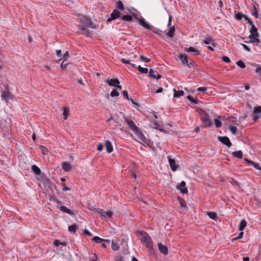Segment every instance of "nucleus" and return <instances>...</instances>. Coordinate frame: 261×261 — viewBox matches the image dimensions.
I'll list each match as a JSON object with an SVG mask.
<instances>
[{
    "label": "nucleus",
    "instance_id": "f257e3e1",
    "mask_svg": "<svg viewBox=\"0 0 261 261\" xmlns=\"http://www.w3.org/2000/svg\"><path fill=\"white\" fill-rule=\"evenodd\" d=\"M76 19L81 23L77 25V27L83 31L82 34L87 37L91 36V31L87 28L91 29L95 28L91 20L82 14H78Z\"/></svg>",
    "mask_w": 261,
    "mask_h": 261
},
{
    "label": "nucleus",
    "instance_id": "f03ea898",
    "mask_svg": "<svg viewBox=\"0 0 261 261\" xmlns=\"http://www.w3.org/2000/svg\"><path fill=\"white\" fill-rule=\"evenodd\" d=\"M141 238L140 240L141 242L144 244L146 246L149 248L151 246V239L149 236L145 232H141Z\"/></svg>",
    "mask_w": 261,
    "mask_h": 261
},
{
    "label": "nucleus",
    "instance_id": "7ed1b4c3",
    "mask_svg": "<svg viewBox=\"0 0 261 261\" xmlns=\"http://www.w3.org/2000/svg\"><path fill=\"white\" fill-rule=\"evenodd\" d=\"M1 97L2 99L6 103H8L9 99H12V95L7 87H6L5 89L2 90Z\"/></svg>",
    "mask_w": 261,
    "mask_h": 261
},
{
    "label": "nucleus",
    "instance_id": "20e7f679",
    "mask_svg": "<svg viewBox=\"0 0 261 261\" xmlns=\"http://www.w3.org/2000/svg\"><path fill=\"white\" fill-rule=\"evenodd\" d=\"M201 121L203 122L205 127H210L212 125V122L210 119V117L207 113H205L201 118Z\"/></svg>",
    "mask_w": 261,
    "mask_h": 261
},
{
    "label": "nucleus",
    "instance_id": "39448f33",
    "mask_svg": "<svg viewBox=\"0 0 261 261\" xmlns=\"http://www.w3.org/2000/svg\"><path fill=\"white\" fill-rule=\"evenodd\" d=\"M125 122L127 123L130 129L134 132H135L138 127L136 125L134 121L128 117H126L124 118Z\"/></svg>",
    "mask_w": 261,
    "mask_h": 261
},
{
    "label": "nucleus",
    "instance_id": "423d86ee",
    "mask_svg": "<svg viewBox=\"0 0 261 261\" xmlns=\"http://www.w3.org/2000/svg\"><path fill=\"white\" fill-rule=\"evenodd\" d=\"M134 16L137 19L138 21L139 22L140 25L144 27V28L150 30L151 29V25H149L145 20L144 18H138L136 15H134Z\"/></svg>",
    "mask_w": 261,
    "mask_h": 261
},
{
    "label": "nucleus",
    "instance_id": "0eeeda50",
    "mask_svg": "<svg viewBox=\"0 0 261 261\" xmlns=\"http://www.w3.org/2000/svg\"><path fill=\"white\" fill-rule=\"evenodd\" d=\"M149 76L152 79L159 80L161 78V75L159 74L158 71L153 69L150 68L149 71Z\"/></svg>",
    "mask_w": 261,
    "mask_h": 261
},
{
    "label": "nucleus",
    "instance_id": "6e6552de",
    "mask_svg": "<svg viewBox=\"0 0 261 261\" xmlns=\"http://www.w3.org/2000/svg\"><path fill=\"white\" fill-rule=\"evenodd\" d=\"M120 13L118 10L115 9L111 13L110 17L108 19V22H111L120 17Z\"/></svg>",
    "mask_w": 261,
    "mask_h": 261
},
{
    "label": "nucleus",
    "instance_id": "1a4fd4ad",
    "mask_svg": "<svg viewBox=\"0 0 261 261\" xmlns=\"http://www.w3.org/2000/svg\"><path fill=\"white\" fill-rule=\"evenodd\" d=\"M218 138L220 142L226 145L228 147H230L231 146V143L228 137L219 136Z\"/></svg>",
    "mask_w": 261,
    "mask_h": 261
},
{
    "label": "nucleus",
    "instance_id": "9d476101",
    "mask_svg": "<svg viewBox=\"0 0 261 261\" xmlns=\"http://www.w3.org/2000/svg\"><path fill=\"white\" fill-rule=\"evenodd\" d=\"M99 214H100V216L104 220H106L107 219H109L111 218L112 216V213L110 211H102L101 210H100L99 211Z\"/></svg>",
    "mask_w": 261,
    "mask_h": 261
},
{
    "label": "nucleus",
    "instance_id": "9b49d317",
    "mask_svg": "<svg viewBox=\"0 0 261 261\" xmlns=\"http://www.w3.org/2000/svg\"><path fill=\"white\" fill-rule=\"evenodd\" d=\"M250 35L249 36L250 39H253V37H258L259 35L258 33L257 29L254 25H252L250 30Z\"/></svg>",
    "mask_w": 261,
    "mask_h": 261
},
{
    "label": "nucleus",
    "instance_id": "f8f14e48",
    "mask_svg": "<svg viewBox=\"0 0 261 261\" xmlns=\"http://www.w3.org/2000/svg\"><path fill=\"white\" fill-rule=\"evenodd\" d=\"M260 113H261V107L258 106V107H255L254 109V110H253V120L254 121L257 120L259 118V116L258 115Z\"/></svg>",
    "mask_w": 261,
    "mask_h": 261
},
{
    "label": "nucleus",
    "instance_id": "ddd939ff",
    "mask_svg": "<svg viewBox=\"0 0 261 261\" xmlns=\"http://www.w3.org/2000/svg\"><path fill=\"white\" fill-rule=\"evenodd\" d=\"M177 188L182 194H186L188 193V189L186 187V182L184 181H182L179 185L177 186Z\"/></svg>",
    "mask_w": 261,
    "mask_h": 261
},
{
    "label": "nucleus",
    "instance_id": "4468645a",
    "mask_svg": "<svg viewBox=\"0 0 261 261\" xmlns=\"http://www.w3.org/2000/svg\"><path fill=\"white\" fill-rule=\"evenodd\" d=\"M134 133L138 137V138L144 143H147V140L144 135L140 131L139 128H137Z\"/></svg>",
    "mask_w": 261,
    "mask_h": 261
},
{
    "label": "nucleus",
    "instance_id": "2eb2a0df",
    "mask_svg": "<svg viewBox=\"0 0 261 261\" xmlns=\"http://www.w3.org/2000/svg\"><path fill=\"white\" fill-rule=\"evenodd\" d=\"M168 161L172 171H175L178 166L176 165L175 160L168 156Z\"/></svg>",
    "mask_w": 261,
    "mask_h": 261
},
{
    "label": "nucleus",
    "instance_id": "dca6fc26",
    "mask_svg": "<svg viewBox=\"0 0 261 261\" xmlns=\"http://www.w3.org/2000/svg\"><path fill=\"white\" fill-rule=\"evenodd\" d=\"M109 86L115 87L117 84H120V82L118 79H108L105 81Z\"/></svg>",
    "mask_w": 261,
    "mask_h": 261
},
{
    "label": "nucleus",
    "instance_id": "f3484780",
    "mask_svg": "<svg viewBox=\"0 0 261 261\" xmlns=\"http://www.w3.org/2000/svg\"><path fill=\"white\" fill-rule=\"evenodd\" d=\"M60 209L63 213H67L71 216L75 215V212L74 211L70 210L64 205L61 206Z\"/></svg>",
    "mask_w": 261,
    "mask_h": 261
},
{
    "label": "nucleus",
    "instance_id": "a211bd4d",
    "mask_svg": "<svg viewBox=\"0 0 261 261\" xmlns=\"http://www.w3.org/2000/svg\"><path fill=\"white\" fill-rule=\"evenodd\" d=\"M178 57L181 60L183 64L187 65L190 68L191 67L190 64H189L188 63V58L187 56L184 55L182 54H179L178 56Z\"/></svg>",
    "mask_w": 261,
    "mask_h": 261
},
{
    "label": "nucleus",
    "instance_id": "6ab92c4d",
    "mask_svg": "<svg viewBox=\"0 0 261 261\" xmlns=\"http://www.w3.org/2000/svg\"><path fill=\"white\" fill-rule=\"evenodd\" d=\"M158 248L160 251L163 253L164 255H167L168 253V248L163 245L162 243H158Z\"/></svg>",
    "mask_w": 261,
    "mask_h": 261
},
{
    "label": "nucleus",
    "instance_id": "aec40b11",
    "mask_svg": "<svg viewBox=\"0 0 261 261\" xmlns=\"http://www.w3.org/2000/svg\"><path fill=\"white\" fill-rule=\"evenodd\" d=\"M203 43L205 44H211L213 46H215L214 40L210 36L205 37Z\"/></svg>",
    "mask_w": 261,
    "mask_h": 261
},
{
    "label": "nucleus",
    "instance_id": "412c9836",
    "mask_svg": "<svg viewBox=\"0 0 261 261\" xmlns=\"http://www.w3.org/2000/svg\"><path fill=\"white\" fill-rule=\"evenodd\" d=\"M105 145H106V148L107 152L108 153L112 152L113 150V148L112 144V143L111 142V141L109 140H107L106 141Z\"/></svg>",
    "mask_w": 261,
    "mask_h": 261
},
{
    "label": "nucleus",
    "instance_id": "4be33fe9",
    "mask_svg": "<svg viewBox=\"0 0 261 261\" xmlns=\"http://www.w3.org/2000/svg\"><path fill=\"white\" fill-rule=\"evenodd\" d=\"M186 50L187 52L193 53L194 55H198L200 54V51L199 50L192 46L189 47L188 48H186Z\"/></svg>",
    "mask_w": 261,
    "mask_h": 261
},
{
    "label": "nucleus",
    "instance_id": "5701e85b",
    "mask_svg": "<svg viewBox=\"0 0 261 261\" xmlns=\"http://www.w3.org/2000/svg\"><path fill=\"white\" fill-rule=\"evenodd\" d=\"M174 91V97L179 98L184 94V92L182 90L176 91L175 89H173Z\"/></svg>",
    "mask_w": 261,
    "mask_h": 261
},
{
    "label": "nucleus",
    "instance_id": "b1692460",
    "mask_svg": "<svg viewBox=\"0 0 261 261\" xmlns=\"http://www.w3.org/2000/svg\"><path fill=\"white\" fill-rule=\"evenodd\" d=\"M62 168L65 171H69L71 169V165L68 162H64L62 164Z\"/></svg>",
    "mask_w": 261,
    "mask_h": 261
},
{
    "label": "nucleus",
    "instance_id": "393cba45",
    "mask_svg": "<svg viewBox=\"0 0 261 261\" xmlns=\"http://www.w3.org/2000/svg\"><path fill=\"white\" fill-rule=\"evenodd\" d=\"M247 225V222L245 219H243L241 221V222L239 225V230L243 231L244 229L245 228Z\"/></svg>",
    "mask_w": 261,
    "mask_h": 261
},
{
    "label": "nucleus",
    "instance_id": "a878e982",
    "mask_svg": "<svg viewBox=\"0 0 261 261\" xmlns=\"http://www.w3.org/2000/svg\"><path fill=\"white\" fill-rule=\"evenodd\" d=\"M111 247L113 250H118L119 248L118 243L116 241H112L111 243Z\"/></svg>",
    "mask_w": 261,
    "mask_h": 261
},
{
    "label": "nucleus",
    "instance_id": "bb28decb",
    "mask_svg": "<svg viewBox=\"0 0 261 261\" xmlns=\"http://www.w3.org/2000/svg\"><path fill=\"white\" fill-rule=\"evenodd\" d=\"M92 240L97 243H100L102 242H106L107 243H109L108 240H103L97 236L93 237Z\"/></svg>",
    "mask_w": 261,
    "mask_h": 261
},
{
    "label": "nucleus",
    "instance_id": "cd10ccee",
    "mask_svg": "<svg viewBox=\"0 0 261 261\" xmlns=\"http://www.w3.org/2000/svg\"><path fill=\"white\" fill-rule=\"evenodd\" d=\"M32 170L37 175H40L41 174V170L35 165H33L32 166Z\"/></svg>",
    "mask_w": 261,
    "mask_h": 261
},
{
    "label": "nucleus",
    "instance_id": "c85d7f7f",
    "mask_svg": "<svg viewBox=\"0 0 261 261\" xmlns=\"http://www.w3.org/2000/svg\"><path fill=\"white\" fill-rule=\"evenodd\" d=\"M77 228L78 227L77 225L75 224H73L68 227V230L72 233H75Z\"/></svg>",
    "mask_w": 261,
    "mask_h": 261
},
{
    "label": "nucleus",
    "instance_id": "c756f323",
    "mask_svg": "<svg viewBox=\"0 0 261 261\" xmlns=\"http://www.w3.org/2000/svg\"><path fill=\"white\" fill-rule=\"evenodd\" d=\"M175 28L174 27H170L168 32L167 33V35L169 37H173L174 35Z\"/></svg>",
    "mask_w": 261,
    "mask_h": 261
},
{
    "label": "nucleus",
    "instance_id": "7c9ffc66",
    "mask_svg": "<svg viewBox=\"0 0 261 261\" xmlns=\"http://www.w3.org/2000/svg\"><path fill=\"white\" fill-rule=\"evenodd\" d=\"M63 115L64 120H66L68 118V117L69 115V109L68 107L64 108Z\"/></svg>",
    "mask_w": 261,
    "mask_h": 261
},
{
    "label": "nucleus",
    "instance_id": "2f4dec72",
    "mask_svg": "<svg viewBox=\"0 0 261 261\" xmlns=\"http://www.w3.org/2000/svg\"><path fill=\"white\" fill-rule=\"evenodd\" d=\"M233 156L239 159H242L243 157V152L242 151H234L232 153Z\"/></svg>",
    "mask_w": 261,
    "mask_h": 261
},
{
    "label": "nucleus",
    "instance_id": "473e14b6",
    "mask_svg": "<svg viewBox=\"0 0 261 261\" xmlns=\"http://www.w3.org/2000/svg\"><path fill=\"white\" fill-rule=\"evenodd\" d=\"M207 215L213 220H216L217 219L218 216L216 213L210 212L207 213Z\"/></svg>",
    "mask_w": 261,
    "mask_h": 261
},
{
    "label": "nucleus",
    "instance_id": "72a5a7b5",
    "mask_svg": "<svg viewBox=\"0 0 261 261\" xmlns=\"http://www.w3.org/2000/svg\"><path fill=\"white\" fill-rule=\"evenodd\" d=\"M150 30H151L154 33L159 36H162V31L159 30V29L154 28L152 26L151 29Z\"/></svg>",
    "mask_w": 261,
    "mask_h": 261
},
{
    "label": "nucleus",
    "instance_id": "f704fd0d",
    "mask_svg": "<svg viewBox=\"0 0 261 261\" xmlns=\"http://www.w3.org/2000/svg\"><path fill=\"white\" fill-rule=\"evenodd\" d=\"M121 19L127 21H131L133 20V18L130 15H125L121 17Z\"/></svg>",
    "mask_w": 261,
    "mask_h": 261
},
{
    "label": "nucleus",
    "instance_id": "c9c22d12",
    "mask_svg": "<svg viewBox=\"0 0 261 261\" xmlns=\"http://www.w3.org/2000/svg\"><path fill=\"white\" fill-rule=\"evenodd\" d=\"M138 70L142 73H147L148 72V70L146 68H143L141 66L138 67Z\"/></svg>",
    "mask_w": 261,
    "mask_h": 261
},
{
    "label": "nucleus",
    "instance_id": "e433bc0d",
    "mask_svg": "<svg viewBox=\"0 0 261 261\" xmlns=\"http://www.w3.org/2000/svg\"><path fill=\"white\" fill-rule=\"evenodd\" d=\"M117 7L118 9L123 10L124 9V7L123 6V4L122 2L121 1H118L117 4Z\"/></svg>",
    "mask_w": 261,
    "mask_h": 261
},
{
    "label": "nucleus",
    "instance_id": "4c0bfd02",
    "mask_svg": "<svg viewBox=\"0 0 261 261\" xmlns=\"http://www.w3.org/2000/svg\"><path fill=\"white\" fill-rule=\"evenodd\" d=\"M140 59L142 61L146 63H148L151 61L150 59L145 57L142 55L140 56Z\"/></svg>",
    "mask_w": 261,
    "mask_h": 261
},
{
    "label": "nucleus",
    "instance_id": "58836bf2",
    "mask_svg": "<svg viewBox=\"0 0 261 261\" xmlns=\"http://www.w3.org/2000/svg\"><path fill=\"white\" fill-rule=\"evenodd\" d=\"M236 64L241 68H244L246 67L245 63L242 61H238Z\"/></svg>",
    "mask_w": 261,
    "mask_h": 261
},
{
    "label": "nucleus",
    "instance_id": "ea45409f",
    "mask_svg": "<svg viewBox=\"0 0 261 261\" xmlns=\"http://www.w3.org/2000/svg\"><path fill=\"white\" fill-rule=\"evenodd\" d=\"M229 129H230V130L231 133L233 135H236V133H237V128L236 126H229Z\"/></svg>",
    "mask_w": 261,
    "mask_h": 261
},
{
    "label": "nucleus",
    "instance_id": "a19ab883",
    "mask_svg": "<svg viewBox=\"0 0 261 261\" xmlns=\"http://www.w3.org/2000/svg\"><path fill=\"white\" fill-rule=\"evenodd\" d=\"M160 124L157 122H154L151 126L152 128H154L156 129H159L160 130L162 131V129L160 128Z\"/></svg>",
    "mask_w": 261,
    "mask_h": 261
},
{
    "label": "nucleus",
    "instance_id": "79ce46f5",
    "mask_svg": "<svg viewBox=\"0 0 261 261\" xmlns=\"http://www.w3.org/2000/svg\"><path fill=\"white\" fill-rule=\"evenodd\" d=\"M214 122H215L216 127L217 128L220 127L222 125L221 122L220 121V120H219L218 119H215L214 120Z\"/></svg>",
    "mask_w": 261,
    "mask_h": 261
},
{
    "label": "nucleus",
    "instance_id": "37998d69",
    "mask_svg": "<svg viewBox=\"0 0 261 261\" xmlns=\"http://www.w3.org/2000/svg\"><path fill=\"white\" fill-rule=\"evenodd\" d=\"M112 97L118 96L119 95V92L116 90H113L112 91L110 94Z\"/></svg>",
    "mask_w": 261,
    "mask_h": 261
},
{
    "label": "nucleus",
    "instance_id": "c03bdc74",
    "mask_svg": "<svg viewBox=\"0 0 261 261\" xmlns=\"http://www.w3.org/2000/svg\"><path fill=\"white\" fill-rule=\"evenodd\" d=\"M251 165L256 169L261 171V167L259 166V164L255 163L253 161Z\"/></svg>",
    "mask_w": 261,
    "mask_h": 261
},
{
    "label": "nucleus",
    "instance_id": "a18cd8bd",
    "mask_svg": "<svg viewBox=\"0 0 261 261\" xmlns=\"http://www.w3.org/2000/svg\"><path fill=\"white\" fill-rule=\"evenodd\" d=\"M207 90V88L205 87H199L197 89L198 92L204 93Z\"/></svg>",
    "mask_w": 261,
    "mask_h": 261
},
{
    "label": "nucleus",
    "instance_id": "49530a36",
    "mask_svg": "<svg viewBox=\"0 0 261 261\" xmlns=\"http://www.w3.org/2000/svg\"><path fill=\"white\" fill-rule=\"evenodd\" d=\"M244 14H242L241 13H238L236 15L235 17L237 20H241L243 17H244Z\"/></svg>",
    "mask_w": 261,
    "mask_h": 261
},
{
    "label": "nucleus",
    "instance_id": "de8ad7c7",
    "mask_svg": "<svg viewBox=\"0 0 261 261\" xmlns=\"http://www.w3.org/2000/svg\"><path fill=\"white\" fill-rule=\"evenodd\" d=\"M40 147L41 148V151L43 154H47L48 153V149L43 146L41 145Z\"/></svg>",
    "mask_w": 261,
    "mask_h": 261
},
{
    "label": "nucleus",
    "instance_id": "09e8293b",
    "mask_svg": "<svg viewBox=\"0 0 261 261\" xmlns=\"http://www.w3.org/2000/svg\"><path fill=\"white\" fill-rule=\"evenodd\" d=\"M187 98V99L188 100L191 101L192 103H195V104H197V100L193 99L191 96L188 95Z\"/></svg>",
    "mask_w": 261,
    "mask_h": 261
},
{
    "label": "nucleus",
    "instance_id": "8fccbe9b",
    "mask_svg": "<svg viewBox=\"0 0 261 261\" xmlns=\"http://www.w3.org/2000/svg\"><path fill=\"white\" fill-rule=\"evenodd\" d=\"M256 72L258 74L259 79L261 81V67H258L256 68Z\"/></svg>",
    "mask_w": 261,
    "mask_h": 261
},
{
    "label": "nucleus",
    "instance_id": "3c124183",
    "mask_svg": "<svg viewBox=\"0 0 261 261\" xmlns=\"http://www.w3.org/2000/svg\"><path fill=\"white\" fill-rule=\"evenodd\" d=\"M222 60L226 63H229L230 62V59L227 56H223L222 57Z\"/></svg>",
    "mask_w": 261,
    "mask_h": 261
},
{
    "label": "nucleus",
    "instance_id": "603ef678",
    "mask_svg": "<svg viewBox=\"0 0 261 261\" xmlns=\"http://www.w3.org/2000/svg\"><path fill=\"white\" fill-rule=\"evenodd\" d=\"M179 201L181 207H185V206H186L185 201L181 198H179Z\"/></svg>",
    "mask_w": 261,
    "mask_h": 261
},
{
    "label": "nucleus",
    "instance_id": "864d4df0",
    "mask_svg": "<svg viewBox=\"0 0 261 261\" xmlns=\"http://www.w3.org/2000/svg\"><path fill=\"white\" fill-rule=\"evenodd\" d=\"M240 45H242L243 46V47L244 48V49L245 50H246V51H250V49L249 47V46H248L247 45H246L244 44H242V43H241Z\"/></svg>",
    "mask_w": 261,
    "mask_h": 261
},
{
    "label": "nucleus",
    "instance_id": "5fc2aeb1",
    "mask_svg": "<svg viewBox=\"0 0 261 261\" xmlns=\"http://www.w3.org/2000/svg\"><path fill=\"white\" fill-rule=\"evenodd\" d=\"M258 37H255L253 38V43H256V44H258L260 43V40L258 38Z\"/></svg>",
    "mask_w": 261,
    "mask_h": 261
},
{
    "label": "nucleus",
    "instance_id": "6e6d98bb",
    "mask_svg": "<svg viewBox=\"0 0 261 261\" xmlns=\"http://www.w3.org/2000/svg\"><path fill=\"white\" fill-rule=\"evenodd\" d=\"M172 16L171 15H169V20H168V24H167V27H171V21H172Z\"/></svg>",
    "mask_w": 261,
    "mask_h": 261
},
{
    "label": "nucleus",
    "instance_id": "4d7b16f0",
    "mask_svg": "<svg viewBox=\"0 0 261 261\" xmlns=\"http://www.w3.org/2000/svg\"><path fill=\"white\" fill-rule=\"evenodd\" d=\"M67 65H68V63H65V61H63V62L62 63V64L61 65V67L62 69H65L67 67Z\"/></svg>",
    "mask_w": 261,
    "mask_h": 261
},
{
    "label": "nucleus",
    "instance_id": "13d9d810",
    "mask_svg": "<svg viewBox=\"0 0 261 261\" xmlns=\"http://www.w3.org/2000/svg\"><path fill=\"white\" fill-rule=\"evenodd\" d=\"M122 94L124 96L126 97V98L127 100H129L128 94V92L127 91H126V90L123 91L122 92Z\"/></svg>",
    "mask_w": 261,
    "mask_h": 261
},
{
    "label": "nucleus",
    "instance_id": "bf43d9fd",
    "mask_svg": "<svg viewBox=\"0 0 261 261\" xmlns=\"http://www.w3.org/2000/svg\"><path fill=\"white\" fill-rule=\"evenodd\" d=\"M103 145L102 144H99L98 146H97V149L99 151H101L103 150Z\"/></svg>",
    "mask_w": 261,
    "mask_h": 261
},
{
    "label": "nucleus",
    "instance_id": "052dcab7",
    "mask_svg": "<svg viewBox=\"0 0 261 261\" xmlns=\"http://www.w3.org/2000/svg\"><path fill=\"white\" fill-rule=\"evenodd\" d=\"M84 232L85 234H87V235H88V236H91L92 235V233H91V232H90L88 230H87V229H85L84 230Z\"/></svg>",
    "mask_w": 261,
    "mask_h": 261
},
{
    "label": "nucleus",
    "instance_id": "680f3d73",
    "mask_svg": "<svg viewBox=\"0 0 261 261\" xmlns=\"http://www.w3.org/2000/svg\"><path fill=\"white\" fill-rule=\"evenodd\" d=\"M121 61L123 63H125V64H130V62L128 60H126L125 59H122L121 60Z\"/></svg>",
    "mask_w": 261,
    "mask_h": 261
},
{
    "label": "nucleus",
    "instance_id": "e2e57ef3",
    "mask_svg": "<svg viewBox=\"0 0 261 261\" xmlns=\"http://www.w3.org/2000/svg\"><path fill=\"white\" fill-rule=\"evenodd\" d=\"M57 55L59 57H62V51L61 50H57Z\"/></svg>",
    "mask_w": 261,
    "mask_h": 261
},
{
    "label": "nucleus",
    "instance_id": "0e129e2a",
    "mask_svg": "<svg viewBox=\"0 0 261 261\" xmlns=\"http://www.w3.org/2000/svg\"><path fill=\"white\" fill-rule=\"evenodd\" d=\"M116 261H124V259L123 257L119 256L117 257Z\"/></svg>",
    "mask_w": 261,
    "mask_h": 261
},
{
    "label": "nucleus",
    "instance_id": "69168bd1",
    "mask_svg": "<svg viewBox=\"0 0 261 261\" xmlns=\"http://www.w3.org/2000/svg\"><path fill=\"white\" fill-rule=\"evenodd\" d=\"M243 232L242 231L239 233L238 237L237 238H236L235 240L242 238L243 237Z\"/></svg>",
    "mask_w": 261,
    "mask_h": 261
},
{
    "label": "nucleus",
    "instance_id": "338daca9",
    "mask_svg": "<svg viewBox=\"0 0 261 261\" xmlns=\"http://www.w3.org/2000/svg\"><path fill=\"white\" fill-rule=\"evenodd\" d=\"M61 244V243L60 241H59L58 240H56L54 242V245L56 246H59Z\"/></svg>",
    "mask_w": 261,
    "mask_h": 261
},
{
    "label": "nucleus",
    "instance_id": "774afa93",
    "mask_svg": "<svg viewBox=\"0 0 261 261\" xmlns=\"http://www.w3.org/2000/svg\"><path fill=\"white\" fill-rule=\"evenodd\" d=\"M163 88L162 87H160V88H159L156 91H155V93H161L162 91H163Z\"/></svg>",
    "mask_w": 261,
    "mask_h": 261
}]
</instances>
